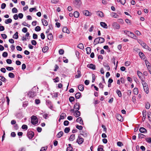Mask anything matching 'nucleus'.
Instances as JSON below:
<instances>
[{
  "label": "nucleus",
  "instance_id": "nucleus-35",
  "mask_svg": "<svg viewBox=\"0 0 151 151\" xmlns=\"http://www.w3.org/2000/svg\"><path fill=\"white\" fill-rule=\"evenodd\" d=\"M133 92L135 95H137L138 94V91L137 88H135L133 89Z\"/></svg>",
  "mask_w": 151,
  "mask_h": 151
},
{
  "label": "nucleus",
  "instance_id": "nucleus-16",
  "mask_svg": "<svg viewBox=\"0 0 151 151\" xmlns=\"http://www.w3.org/2000/svg\"><path fill=\"white\" fill-rule=\"evenodd\" d=\"M99 37L97 38L94 40L93 42V44L95 45L98 44L99 43Z\"/></svg>",
  "mask_w": 151,
  "mask_h": 151
},
{
  "label": "nucleus",
  "instance_id": "nucleus-48",
  "mask_svg": "<svg viewBox=\"0 0 151 151\" xmlns=\"http://www.w3.org/2000/svg\"><path fill=\"white\" fill-rule=\"evenodd\" d=\"M18 12L17 9L15 7H14L12 9V12L13 13H17Z\"/></svg>",
  "mask_w": 151,
  "mask_h": 151
},
{
  "label": "nucleus",
  "instance_id": "nucleus-28",
  "mask_svg": "<svg viewBox=\"0 0 151 151\" xmlns=\"http://www.w3.org/2000/svg\"><path fill=\"white\" fill-rule=\"evenodd\" d=\"M12 21V20L10 18L8 19L5 20V22L6 24L11 23Z\"/></svg>",
  "mask_w": 151,
  "mask_h": 151
},
{
  "label": "nucleus",
  "instance_id": "nucleus-26",
  "mask_svg": "<svg viewBox=\"0 0 151 151\" xmlns=\"http://www.w3.org/2000/svg\"><path fill=\"white\" fill-rule=\"evenodd\" d=\"M75 139V134H71L69 138V140L71 141H73Z\"/></svg>",
  "mask_w": 151,
  "mask_h": 151
},
{
  "label": "nucleus",
  "instance_id": "nucleus-51",
  "mask_svg": "<svg viewBox=\"0 0 151 151\" xmlns=\"http://www.w3.org/2000/svg\"><path fill=\"white\" fill-rule=\"evenodd\" d=\"M150 104L148 103H146L145 105V108L147 109H148L150 108Z\"/></svg>",
  "mask_w": 151,
  "mask_h": 151
},
{
  "label": "nucleus",
  "instance_id": "nucleus-57",
  "mask_svg": "<svg viewBox=\"0 0 151 151\" xmlns=\"http://www.w3.org/2000/svg\"><path fill=\"white\" fill-rule=\"evenodd\" d=\"M76 128L80 130H82L83 129V127L81 126H79L78 125H77L76 126Z\"/></svg>",
  "mask_w": 151,
  "mask_h": 151
},
{
  "label": "nucleus",
  "instance_id": "nucleus-36",
  "mask_svg": "<svg viewBox=\"0 0 151 151\" xmlns=\"http://www.w3.org/2000/svg\"><path fill=\"white\" fill-rule=\"evenodd\" d=\"M9 77L11 78H13L15 77V75L12 73H9L8 74Z\"/></svg>",
  "mask_w": 151,
  "mask_h": 151
},
{
  "label": "nucleus",
  "instance_id": "nucleus-2",
  "mask_svg": "<svg viewBox=\"0 0 151 151\" xmlns=\"http://www.w3.org/2000/svg\"><path fill=\"white\" fill-rule=\"evenodd\" d=\"M36 93L34 91H30L27 94V96L29 97L33 98L34 97L36 96Z\"/></svg>",
  "mask_w": 151,
  "mask_h": 151
},
{
  "label": "nucleus",
  "instance_id": "nucleus-44",
  "mask_svg": "<svg viewBox=\"0 0 151 151\" xmlns=\"http://www.w3.org/2000/svg\"><path fill=\"white\" fill-rule=\"evenodd\" d=\"M137 75L139 77V78H140L141 76H142V73L140 72V71H137Z\"/></svg>",
  "mask_w": 151,
  "mask_h": 151
},
{
  "label": "nucleus",
  "instance_id": "nucleus-55",
  "mask_svg": "<svg viewBox=\"0 0 151 151\" xmlns=\"http://www.w3.org/2000/svg\"><path fill=\"white\" fill-rule=\"evenodd\" d=\"M1 35L3 38L4 39H6L7 37V35L5 34H1Z\"/></svg>",
  "mask_w": 151,
  "mask_h": 151
},
{
  "label": "nucleus",
  "instance_id": "nucleus-42",
  "mask_svg": "<svg viewBox=\"0 0 151 151\" xmlns=\"http://www.w3.org/2000/svg\"><path fill=\"white\" fill-rule=\"evenodd\" d=\"M70 130V129L69 127H66L64 129V132L65 133H68Z\"/></svg>",
  "mask_w": 151,
  "mask_h": 151
},
{
  "label": "nucleus",
  "instance_id": "nucleus-43",
  "mask_svg": "<svg viewBox=\"0 0 151 151\" xmlns=\"http://www.w3.org/2000/svg\"><path fill=\"white\" fill-rule=\"evenodd\" d=\"M145 91L146 93H148L149 92L148 87L143 88Z\"/></svg>",
  "mask_w": 151,
  "mask_h": 151
},
{
  "label": "nucleus",
  "instance_id": "nucleus-46",
  "mask_svg": "<svg viewBox=\"0 0 151 151\" xmlns=\"http://www.w3.org/2000/svg\"><path fill=\"white\" fill-rule=\"evenodd\" d=\"M103 65L108 70H110V67L108 65H105L104 64Z\"/></svg>",
  "mask_w": 151,
  "mask_h": 151
},
{
  "label": "nucleus",
  "instance_id": "nucleus-21",
  "mask_svg": "<svg viewBox=\"0 0 151 151\" xmlns=\"http://www.w3.org/2000/svg\"><path fill=\"white\" fill-rule=\"evenodd\" d=\"M116 118L118 120L120 121H122L123 120V118L122 116L120 114H118L116 116Z\"/></svg>",
  "mask_w": 151,
  "mask_h": 151
},
{
  "label": "nucleus",
  "instance_id": "nucleus-20",
  "mask_svg": "<svg viewBox=\"0 0 151 151\" xmlns=\"http://www.w3.org/2000/svg\"><path fill=\"white\" fill-rule=\"evenodd\" d=\"M78 74L75 76V78H78L81 76V72L80 70H77Z\"/></svg>",
  "mask_w": 151,
  "mask_h": 151
},
{
  "label": "nucleus",
  "instance_id": "nucleus-15",
  "mask_svg": "<svg viewBox=\"0 0 151 151\" xmlns=\"http://www.w3.org/2000/svg\"><path fill=\"white\" fill-rule=\"evenodd\" d=\"M100 24L101 26L105 28H107V26L105 23L103 22H101L100 23Z\"/></svg>",
  "mask_w": 151,
  "mask_h": 151
},
{
  "label": "nucleus",
  "instance_id": "nucleus-54",
  "mask_svg": "<svg viewBox=\"0 0 151 151\" xmlns=\"http://www.w3.org/2000/svg\"><path fill=\"white\" fill-rule=\"evenodd\" d=\"M145 62L147 67L150 66V63L147 60H145Z\"/></svg>",
  "mask_w": 151,
  "mask_h": 151
},
{
  "label": "nucleus",
  "instance_id": "nucleus-58",
  "mask_svg": "<svg viewBox=\"0 0 151 151\" xmlns=\"http://www.w3.org/2000/svg\"><path fill=\"white\" fill-rule=\"evenodd\" d=\"M142 83L143 85V88L148 87L147 83H145V82L143 83L142 82Z\"/></svg>",
  "mask_w": 151,
  "mask_h": 151
},
{
  "label": "nucleus",
  "instance_id": "nucleus-50",
  "mask_svg": "<svg viewBox=\"0 0 151 151\" xmlns=\"http://www.w3.org/2000/svg\"><path fill=\"white\" fill-rule=\"evenodd\" d=\"M59 53L60 55H63L64 53V51L62 49H60L59 50Z\"/></svg>",
  "mask_w": 151,
  "mask_h": 151
},
{
  "label": "nucleus",
  "instance_id": "nucleus-8",
  "mask_svg": "<svg viewBox=\"0 0 151 151\" xmlns=\"http://www.w3.org/2000/svg\"><path fill=\"white\" fill-rule=\"evenodd\" d=\"M81 114L80 112L78 111V110H75L74 112V115L76 117H79Z\"/></svg>",
  "mask_w": 151,
  "mask_h": 151
},
{
  "label": "nucleus",
  "instance_id": "nucleus-64",
  "mask_svg": "<svg viewBox=\"0 0 151 151\" xmlns=\"http://www.w3.org/2000/svg\"><path fill=\"white\" fill-rule=\"evenodd\" d=\"M7 63L8 64H11L12 63V61L11 59H7L6 60Z\"/></svg>",
  "mask_w": 151,
  "mask_h": 151
},
{
  "label": "nucleus",
  "instance_id": "nucleus-3",
  "mask_svg": "<svg viewBox=\"0 0 151 151\" xmlns=\"http://www.w3.org/2000/svg\"><path fill=\"white\" fill-rule=\"evenodd\" d=\"M34 132L28 130L27 133V136L29 139H32L34 136Z\"/></svg>",
  "mask_w": 151,
  "mask_h": 151
},
{
  "label": "nucleus",
  "instance_id": "nucleus-6",
  "mask_svg": "<svg viewBox=\"0 0 151 151\" xmlns=\"http://www.w3.org/2000/svg\"><path fill=\"white\" fill-rule=\"evenodd\" d=\"M139 43L145 48H147V47H148L147 45L142 41L139 40Z\"/></svg>",
  "mask_w": 151,
  "mask_h": 151
},
{
  "label": "nucleus",
  "instance_id": "nucleus-49",
  "mask_svg": "<svg viewBox=\"0 0 151 151\" xmlns=\"http://www.w3.org/2000/svg\"><path fill=\"white\" fill-rule=\"evenodd\" d=\"M146 141L149 143H151V138H147L145 139Z\"/></svg>",
  "mask_w": 151,
  "mask_h": 151
},
{
  "label": "nucleus",
  "instance_id": "nucleus-33",
  "mask_svg": "<svg viewBox=\"0 0 151 151\" xmlns=\"http://www.w3.org/2000/svg\"><path fill=\"white\" fill-rule=\"evenodd\" d=\"M116 93L119 97H122V93L119 90L117 89L116 91Z\"/></svg>",
  "mask_w": 151,
  "mask_h": 151
},
{
  "label": "nucleus",
  "instance_id": "nucleus-25",
  "mask_svg": "<svg viewBox=\"0 0 151 151\" xmlns=\"http://www.w3.org/2000/svg\"><path fill=\"white\" fill-rule=\"evenodd\" d=\"M73 15L74 17L76 18H78L79 16V13L78 12L76 11L74 12L73 13Z\"/></svg>",
  "mask_w": 151,
  "mask_h": 151
},
{
  "label": "nucleus",
  "instance_id": "nucleus-11",
  "mask_svg": "<svg viewBox=\"0 0 151 151\" xmlns=\"http://www.w3.org/2000/svg\"><path fill=\"white\" fill-rule=\"evenodd\" d=\"M130 35H127L128 36L130 37L131 38H133L134 39H136L137 36L132 32H130Z\"/></svg>",
  "mask_w": 151,
  "mask_h": 151
},
{
  "label": "nucleus",
  "instance_id": "nucleus-45",
  "mask_svg": "<svg viewBox=\"0 0 151 151\" xmlns=\"http://www.w3.org/2000/svg\"><path fill=\"white\" fill-rule=\"evenodd\" d=\"M74 100L75 98L73 96H70L69 98V100L71 102H73L74 101Z\"/></svg>",
  "mask_w": 151,
  "mask_h": 151
},
{
  "label": "nucleus",
  "instance_id": "nucleus-47",
  "mask_svg": "<svg viewBox=\"0 0 151 151\" xmlns=\"http://www.w3.org/2000/svg\"><path fill=\"white\" fill-rule=\"evenodd\" d=\"M6 69L9 71H11L14 70V68L12 67H7L6 68Z\"/></svg>",
  "mask_w": 151,
  "mask_h": 151
},
{
  "label": "nucleus",
  "instance_id": "nucleus-32",
  "mask_svg": "<svg viewBox=\"0 0 151 151\" xmlns=\"http://www.w3.org/2000/svg\"><path fill=\"white\" fill-rule=\"evenodd\" d=\"M48 49V47L47 46H45L43 47L42 49V51L43 52H46Z\"/></svg>",
  "mask_w": 151,
  "mask_h": 151
},
{
  "label": "nucleus",
  "instance_id": "nucleus-62",
  "mask_svg": "<svg viewBox=\"0 0 151 151\" xmlns=\"http://www.w3.org/2000/svg\"><path fill=\"white\" fill-rule=\"evenodd\" d=\"M69 124V122L68 121L66 120V121H65L64 122L63 124L65 126H68V125Z\"/></svg>",
  "mask_w": 151,
  "mask_h": 151
},
{
  "label": "nucleus",
  "instance_id": "nucleus-52",
  "mask_svg": "<svg viewBox=\"0 0 151 151\" xmlns=\"http://www.w3.org/2000/svg\"><path fill=\"white\" fill-rule=\"evenodd\" d=\"M59 2V0H51V2L53 4H56Z\"/></svg>",
  "mask_w": 151,
  "mask_h": 151
},
{
  "label": "nucleus",
  "instance_id": "nucleus-59",
  "mask_svg": "<svg viewBox=\"0 0 151 151\" xmlns=\"http://www.w3.org/2000/svg\"><path fill=\"white\" fill-rule=\"evenodd\" d=\"M31 43L32 44L34 45H35L37 44L36 41L34 40L31 41Z\"/></svg>",
  "mask_w": 151,
  "mask_h": 151
},
{
  "label": "nucleus",
  "instance_id": "nucleus-34",
  "mask_svg": "<svg viewBox=\"0 0 151 151\" xmlns=\"http://www.w3.org/2000/svg\"><path fill=\"white\" fill-rule=\"evenodd\" d=\"M0 80L5 83L6 81V79L4 76H0Z\"/></svg>",
  "mask_w": 151,
  "mask_h": 151
},
{
  "label": "nucleus",
  "instance_id": "nucleus-19",
  "mask_svg": "<svg viewBox=\"0 0 151 151\" xmlns=\"http://www.w3.org/2000/svg\"><path fill=\"white\" fill-rule=\"evenodd\" d=\"M42 22L43 25L47 26L48 25V23L47 22L45 19H42Z\"/></svg>",
  "mask_w": 151,
  "mask_h": 151
},
{
  "label": "nucleus",
  "instance_id": "nucleus-5",
  "mask_svg": "<svg viewBox=\"0 0 151 151\" xmlns=\"http://www.w3.org/2000/svg\"><path fill=\"white\" fill-rule=\"evenodd\" d=\"M82 12L83 14L86 16H91V14L88 10H84Z\"/></svg>",
  "mask_w": 151,
  "mask_h": 151
},
{
  "label": "nucleus",
  "instance_id": "nucleus-12",
  "mask_svg": "<svg viewBox=\"0 0 151 151\" xmlns=\"http://www.w3.org/2000/svg\"><path fill=\"white\" fill-rule=\"evenodd\" d=\"M74 108L76 110H78L80 109V104L79 103H76L74 106Z\"/></svg>",
  "mask_w": 151,
  "mask_h": 151
},
{
  "label": "nucleus",
  "instance_id": "nucleus-60",
  "mask_svg": "<svg viewBox=\"0 0 151 151\" xmlns=\"http://www.w3.org/2000/svg\"><path fill=\"white\" fill-rule=\"evenodd\" d=\"M8 53L6 52H4L2 54V56L4 58L6 57Z\"/></svg>",
  "mask_w": 151,
  "mask_h": 151
},
{
  "label": "nucleus",
  "instance_id": "nucleus-38",
  "mask_svg": "<svg viewBox=\"0 0 151 151\" xmlns=\"http://www.w3.org/2000/svg\"><path fill=\"white\" fill-rule=\"evenodd\" d=\"M111 15L112 17H113L114 18H117V17L118 16V15L116 14V13L114 12L112 13L111 14Z\"/></svg>",
  "mask_w": 151,
  "mask_h": 151
},
{
  "label": "nucleus",
  "instance_id": "nucleus-23",
  "mask_svg": "<svg viewBox=\"0 0 151 151\" xmlns=\"http://www.w3.org/2000/svg\"><path fill=\"white\" fill-rule=\"evenodd\" d=\"M78 88L80 91H82L84 90V86L82 84L78 86Z\"/></svg>",
  "mask_w": 151,
  "mask_h": 151
},
{
  "label": "nucleus",
  "instance_id": "nucleus-27",
  "mask_svg": "<svg viewBox=\"0 0 151 151\" xmlns=\"http://www.w3.org/2000/svg\"><path fill=\"white\" fill-rule=\"evenodd\" d=\"M87 54H89L91 52V49L90 47H87L86 48Z\"/></svg>",
  "mask_w": 151,
  "mask_h": 151
},
{
  "label": "nucleus",
  "instance_id": "nucleus-18",
  "mask_svg": "<svg viewBox=\"0 0 151 151\" xmlns=\"http://www.w3.org/2000/svg\"><path fill=\"white\" fill-rule=\"evenodd\" d=\"M66 115L65 113H62L60 115V118L59 119V121H60L61 119H64V117Z\"/></svg>",
  "mask_w": 151,
  "mask_h": 151
},
{
  "label": "nucleus",
  "instance_id": "nucleus-17",
  "mask_svg": "<svg viewBox=\"0 0 151 151\" xmlns=\"http://www.w3.org/2000/svg\"><path fill=\"white\" fill-rule=\"evenodd\" d=\"M96 14L100 17H103L104 16L103 13L101 11H98L96 13Z\"/></svg>",
  "mask_w": 151,
  "mask_h": 151
},
{
  "label": "nucleus",
  "instance_id": "nucleus-41",
  "mask_svg": "<svg viewBox=\"0 0 151 151\" xmlns=\"http://www.w3.org/2000/svg\"><path fill=\"white\" fill-rule=\"evenodd\" d=\"M22 128L23 129H25V130H27L28 129L27 125L25 124H23L22 125Z\"/></svg>",
  "mask_w": 151,
  "mask_h": 151
},
{
  "label": "nucleus",
  "instance_id": "nucleus-13",
  "mask_svg": "<svg viewBox=\"0 0 151 151\" xmlns=\"http://www.w3.org/2000/svg\"><path fill=\"white\" fill-rule=\"evenodd\" d=\"M63 31L65 33H66L68 34L70 33L69 30L68 29V28L66 27H63Z\"/></svg>",
  "mask_w": 151,
  "mask_h": 151
},
{
  "label": "nucleus",
  "instance_id": "nucleus-14",
  "mask_svg": "<svg viewBox=\"0 0 151 151\" xmlns=\"http://www.w3.org/2000/svg\"><path fill=\"white\" fill-rule=\"evenodd\" d=\"M139 131L141 133H145L147 132L146 129L144 127H140L139 129Z\"/></svg>",
  "mask_w": 151,
  "mask_h": 151
},
{
  "label": "nucleus",
  "instance_id": "nucleus-61",
  "mask_svg": "<svg viewBox=\"0 0 151 151\" xmlns=\"http://www.w3.org/2000/svg\"><path fill=\"white\" fill-rule=\"evenodd\" d=\"M139 55L140 57H141L142 58H143L145 56L144 54L142 52H140L139 53Z\"/></svg>",
  "mask_w": 151,
  "mask_h": 151
},
{
  "label": "nucleus",
  "instance_id": "nucleus-7",
  "mask_svg": "<svg viewBox=\"0 0 151 151\" xmlns=\"http://www.w3.org/2000/svg\"><path fill=\"white\" fill-rule=\"evenodd\" d=\"M87 67L89 68L90 69H92L93 70H94L96 69V66L95 65H93L92 64H88L87 65Z\"/></svg>",
  "mask_w": 151,
  "mask_h": 151
},
{
  "label": "nucleus",
  "instance_id": "nucleus-56",
  "mask_svg": "<svg viewBox=\"0 0 151 151\" xmlns=\"http://www.w3.org/2000/svg\"><path fill=\"white\" fill-rule=\"evenodd\" d=\"M46 103L48 106L52 104V102L49 100H47L46 101Z\"/></svg>",
  "mask_w": 151,
  "mask_h": 151
},
{
  "label": "nucleus",
  "instance_id": "nucleus-9",
  "mask_svg": "<svg viewBox=\"0 0 151 151\" xmlns=\"http://www.w3.org/2000/svg\"><path fill=\"white\" fill-rule=\"evenodd\" d=\"M113 26L114 28L116 29H119L120 28V26L119 24L116 22H114L113 24Z\"/></svg>",
  "mask_w": 151,
  "mask_h": 151
},
{
  "label": "nucleus",
  "instance_id": "nucleus-10",
  "mask_svg": "<svg viewBox=\"0 0 151 151\" xmlns=\"http://www.w3.org/2000/svg\"><path fill=\"white\" fill-rule=\"evenodd\" d=\"M76 122H78L80 124L83 125V121L82 118L81 117H79L76 120Z\"/></svg>",
  "mask_w": 151,
  "mask_h": 151
},
{
  "label": "nucleus",
  "instance_id": "nucleus-63",
  "mask_svg": "<svg viewBox=\"0 0 151 151\" xmlns=\"http://www.w3.org/2000/svg\"><path fill=\"white\" fill-rule=\"evenodd\" d=\"M38 36L36 34H33V38L34 39H36L37 38Z\"/></svg>",
  "mask_w": 151,
  "mask_h": 151
},
{
  "label": "nucleus",
  "instance_id": "nucleus-40",
  "mask_svg": "<svg viewBox=\"0 0 151 151\" xmlns=\"http://www.w3.org/2000/svg\"><path fill=\"white\" fill-rule=\"evenodd\" d=\"M147 117L149 121L151 122V112H149L147 113Z\"/></svg>",
  "mask_w": 151,
  "mask_h": 151
},
{
  "label": "nucleus",
  "instance_id": "nucleus-24",
  "mask_svg": "<svg viewBox=\"0 0 151 151\" xmlns=\"http://www.w3.org/2000/svg\"><path fill=\"white\" fill-rule=\"evenodd\" d=\"M77 47L78 48L82 50H83L84 48L83 45L82 43H81L78 44Z\"/></svg>",
  "mask_w": 151,
  "mask_h": 151
},
{
  "label": "nucleus",
  "instance_id": "nucleus-29",
  "mask_svg": "<svg viewBox=\"0 0 151 151\" xmlns=\"http://www.w3.org/2000/svg\"><path fill=\"white\" fill-rule=\"evenodd\" d=\"M18 32H17L13 36V38L17 39L18 38Z\"/></svg>",
  "mask_w": 151,
  "mask_h": 151
},
{
  "label": "nucleus",
  "instance_id": "nucleus-22",
  "mask_svg": "<svg viewBox=\"0 0 151 151\" xmlns=\"http://www.w3.org/2000/svg\"><path fill=\"white\" fill-rule=\"evenodd\" d=\"M63 134V132L62 131H60L58 133L57 135V137L58 138H60Z\"/></svg>",
  "mask_w": 151,
  "mask_h": 151
},
{
  "label": "nucleus",
  "instance_id": "nucleus-31",
  "mask_svg": "<svg viewBox=\"0 0 151 151\" xmlns=\"http://www.w3.org/2000/svg\"><path fill=\"white\" fill-rule=\"evenodd\" d=\"M99 43H102L104 42L105 40V39L102 37H99Z\"/></svg>",
  "mask_w": 151,
  "mask_h": 151
},
{
  "label": "nucleus",
  "instance_id": "nucleus-53",
  "mask_svg": "<svg viewBox=\"0 0 151 151\" xmlns=\"http://www.w3.org/2000/svg\"><path fill=\"white\" fill-rule=\"evenodd\" d=\"M16 49L18 51H21L22 50V48L19 46H17Z\"/></svg>",
  "mask_w": 151,
  "mask_h": 151
},
{
  "label": "nucleus",
  "instance_id": "nucleus-39",
  "mask_svg": "<svg viewBox=\"0 0 151 151\" xmlns=\"http://www.w3.org/2000/svg\"><path fill=\"white\" fill-rule=\"evenodd\" d=\"M41 27L39 26H37L35 28V31L38 32L41 30Z\"/></svg>",
  "mask_w": 151,
  "mask_h": 151
},
{
  "label": "nucleus",
  "instance_id": "nucleus-4",
  "mask_svg": "<svg viewBox=\"0 0 151 151\" xmlns=\"http://www.w3.org/2000/svg\"><path fill=\"white\" fill-rule=\"evenodd\" d=\"M84 139L81 137V136H79L77 140V142L79 144H82L83 142Z\"/></svg>",
  "mask_w": 151,
  "mask_h": 151
},
{
  "label": "nucleus",
  "instance_id": "nucleus-30",
  "mask_svg": "<svg viewBox=\"0 0 151 151\" xmlns=\"http://www.w3.org/2000/svg\"><path fill=\"white\" fill-rule=\"evenodd\" d=\"M81 96V93L80 92L76 93L75 95V98L76 99H79Z\"/></svg>",
  "mask_w": 151,
  "mask_h": 151
},
{
  "label": "nucleus",
  "instance_id": "nucleus-1",
  "mask_svg": "<svg viewBox=\"0 0 151 151\" xmlns=\"http://www.w3.org/2000/svg\"><path fill=\"white\" fill-rule=\"evenodd\" d=\"M31 122L33 125L37 124L38 122V120L37 117L35 116H32L31 117Z\"/></svg>",
  "mask_w": 151,
  "mask_h": 151
},
{
  "label": "nucleus",
  "instance_id": "nucleus-37",
  "mask_svg": "<svg viewBox=\"0 0 151 151\" xmlns=\"http://www.w3.org/2000/svg\"><path fill=\"white\" fill-rule=\"evenodd\" d=\"M47 38L49 40H51L52 39L53 37L52 34H49L48 35Z\"/></svg>",
  "mask_w": 151,
  "mask_h": 151
}]
</instances>
